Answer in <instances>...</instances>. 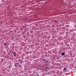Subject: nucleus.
<instances>
[{
    "mask_svg": "<svg viewBox=\"0 0 76 76\" xmlns=\"http://www.w3.org/2000/svg\"><path fill=\"white\" fill-rule=\"evenodd\" d=\"M19 62L20 64H22L23 63L22 60H20V59H19Z\"/></svg>",
    "mask_w": 76,
    "mask_h": 76,
    "instance_id": "f257e3e1",
    "label": "nucleus"
},
{
    "mask_svg": "<svg viewBox=\"0 0 76 76\" xmlns=\"http://www.w3.org/2000/svg\"><path fill=\"white\" fill-rule=\"evenodd\" d=\"M12 31H11V32H12Z\"/></svg>",
    "mask_w": 76,
    "mask_h": 76,
    "instance_id": "4468645a",
    "label": "nucleus"
},
{
    "mask_svg": "<svg viewBox=\"0 0 76 76\" xmlns=\"http://www.w3.org/2000/svg\"><path fill=\"white\" fill-rule=\"evenodd\" d=\"M9 68L8 69L9 70H10V68H11V66H9Z\"/></svg>",
    "mask_w": 76,
    "mask_h": 76,
    "instance_id": "423d86ee",
    "label": "nucleus"
},
{
    "mask_svg": "<svg viewBox=\"0 0 76 76\" xmlns=\"http://www.w3.org/2000/svg\"><path fill=\"white\" fill-rule=\"evenodd\" d=\"M11 52H13V51H12V50H10V53H11Z\"/></svg>",
    "mask_w": 76,
    "mask_h": 76,
    "instance_id": "0eeeda50",
    "label": "nucleus"
},
{
    "mask_svg": "<svg viewBox=\"0 0 76 76\" xmlns=\"http://www.w3.org/2000/svg\"><path fill=\"white\" fill-rule=\"evenodd\" d=\"M1 60H3V59H2Z\"/></svg>",
    "mask_w": 76,
    "mask_h": 76,
    "instance_id": "2eb2a0df",
    "label": "nucleus"
},
{
    "mask_svg": "<svg viewBox=\"0 0 76 76\" xmlns=\"http://www.w3.org/2000/svg\"><path fill=\"white\" fill-rule=\"evenodd\" d=\"M1 23H2V22H1Z\"/></svg>",
    "mask_w": 76,
    "mask_h": 76,
    "instance_id": "ddd939ff",
    "label": "nucleus"
},
{
    "mask_svg": "<svg viewBox=\"0 0 76 76\" xmlns=\"http://www.w3.org/2000/svg\"><path fill=\"white\" fill-rule=\"evenodd\" d=\"M64 55H65V53H61L62 56H64Z\"/></svg>",
    "mask_w": 76,
    "mask_h": 76,
    "instance_id": "39448f33",
    "label": "nucleus"
},
{
    "mask_svg": "<svg viewBox=\"0 0 76 76\" xmlns=\"http://www.w3.org/2000/svg\"><path fill=\"white\" fill-rule=\"evenodd\" d=\"M7 68H8V67H7Z\"/></svg>",
    "mask_w": 76,
    "mask_h": 76,
    "instance_id": "dca6fc26",
    "label": "nucleus"
},
{
    "mask_svg": "<svg viewBox=\"0 0 76 76\" xmlns=\"http://www.w3.org/2000/svg\"><path fill=\"white\" fill-rule=\"evenodd\" d=\"M13 54H14V56L15 57H16V53L14 52L13 53Z\"/></svg>",
    "mask_w": 76,
    "mask_h": 76,
    "instance_id": "7ed1b4c3",
    "label": "nucleus"
},
{
    "mask_svg": "<svg viewBox=\"0 0 76 76\" xmlns=\"http://www.w3.org/2000/svg\"><path fill=\"white\" fill-rule=\"evenodd\" d=\"M4 45H6V43H4Z\"/></svg>",
    "mask_w": 76,
    "mask_h": 76,
    "instance_id": "1a4fd4ad",
    "label": "nucleus"
},
{
    "mask_svg": "<svg viewBox=\"0 0 76 76\" xmlns=\"http://www.w3.org/2000/svg\"><path fill=\"white\" fill-rule=\"evenodd\" d=\"M18 64H19V65H20V64L18 63H17V64L16 63L15 64L14 66L15 67H18Z\"/></svg>",
    "mask_w": 76,
    "mask_h": 76,
    "instance_id": "f03ea898",
    "label": "nucleus"
},
{
    "mask_svg": "<svg viewBox=\"0 0 76 76\" xmlns=\"http://www.w3.org/2000/svg\"><path fill=\"white\" fill-rule=\"evenodd\" d=\"M42 34H43V35H44V34H43V33H42Z\"/></svg>",
    "mask_w": 76,
    "mask_h": 76,
    "instance_id": "9d476101",
    "label": "nucleus"
},
{
    "mask_svg": "<svg viewBox=\"0 0 76 76\" xmlns=\"http://www.w3.org/2000/svg\"><path fill=\"white\" fill-rule=\"evenodd\" d=\"M55 22H57V21L56 20H55Z\"/></svg>",
    "mask_w": 76,
    "mask_h": 76,
    "instance_id": "9b49d317",
    "label": "nucleus"
},
{
    "mask_svg": "<svg viewBox=\"0 0 76 76\" xmlns=\"http://www.w3.org/2000/svg\"><path fill=\"white\" fill-rule=\"evenodd\" d=\"M3 61V60H2V61Z\"/></svg>",
    "mask_w": 76,
    "mask_h": 76,
    "instance_id": "f8f14e48",
    "label": "nucleus"
},
{
    "mask_svg": "<svg viewBox=\"0 0 76 76\" xmlns=\"http://www.w3.org/2000/svg\"><path fill=\"white\" fill-rule=\"evenodd\" d=\"M11 54H13V52H11Z\"/></svg>",
    "mask_w": 76,
    "mask_h": 76,
    "instance_id": "6e6552de",
    "label": "nucleus"
},
{
    "mask_svg": "<svg viewBox=\"0 0 76 76\" xmlns=\"http://www.w3.org/2000/svg\"><path fill=\"white\" fill-rule=\"evenodd\" d=\"M63 72H66V68H64L63 70Z\"/></svg>",
    "mask_w": 76,
    "mask_h": 76,
    "instance_id": "20e7f679",
    "label": "nucleus"
}]
</instances>
